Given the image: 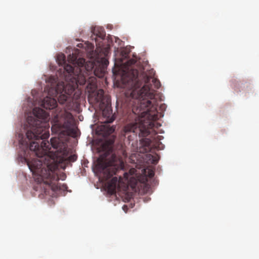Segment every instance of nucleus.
<instances>
[{"mask_svg":"<svg viewBox=\"0 0 259 259\" xmlns=\"http://www.w3.org/2000/svg\"><path fill=\"white\" fill-rule=\"evenodd\" d=\"M66 83L59 82L56 86L51 87L48 95L44 99L41 106L46 109H53L58 102L64 105V109L57 108L53 119L52 131L58 137L51 139L50 143L46 141L50 136L49 114L39 108H34L32 115L28 116L26 125L27 139L30 141L29 150L36 158L31 160L26 158L27 165L37 181H58L59 178L55 170L68 156L66 138L73 133L71 128L72 115L67 110L74 106L72 97L75 89L78 85H84L87 79L82 69L73 67V70L65 74Z\"/></svg>","mask_w":259,"mask_h":259,"instance_id":"f257e3e1","label":"nucleus"},{"mask_svg":"<svg viewBox=\"0 0 259 259\" xmlns=\"http://www.w3.org/2000/svg\"><path fill=\"white\" fill-rule=\"evenodd\" d=\"M137 62L131 59L123 64V72L127 75L123 80L127 89L125 96L130 98L127 104L132 109L130 117L135 120L125 125L123 135L129 141L139 137H146L154 132V121L158 118L157 104L154 99L155 89L160 87L159 80L154 77L153 70L149 74L145 72L139 74V71L133 66Z\"/></svg>","mask_w":259,"mask_h":259,"instance_id":"f03ea898","label":"nucleus"},{"mask_svg":"<svg viewBox=\"0 0 259 259\" xmlns=\"http://www.w3.org/2000/svg\"><path fill=\"white\" fill-rule=\"evenodd\" d=\"M96 79L95 77L89 78L85 92L88 93L89 102L94 105L99 107L102 111V115L106 119L103 121V124L100 125L99 130L105 135H109L115 131V127L110 126L108 124L112 122L115 118L112 115L111 108V100L108 96L104 95L103 90H97Z\"/></svg>","mask_w":259,"mask_h":259,"instance_id":"7ed1b4c3","label":"nucleus"},{"mask_svg":"<svg viewBox=\"0 0 259 259\" xmlns=\"http://www.w3.org/2000/svg\"><path fill=\"white\" fill-rule=\"evenodd\" d=\"M112 157V159L110 161L104 158L97 159L96 169L102 181L105 182L114 175H116L118 171L124 169V165L122 160L117 159L114 155Z\"/></svg>","mask_w":259,"mask_h":259,"instance_id":"20e7f679","label":"nucleus"},{"mask_svg":"<svg viewBox=\"0 0 259 259\" xmlns=\"http://www.w3.org/2000/svg\"><path fill=\"white\" fill-rule=\"evenodd\" d=\"M68 61L75 68L85 69L87 71H92L94 67V63L92 61L85 62L84 58H79L76 53H72L68 56Z\"/></svg>","mask_w":259,"mask_h":259,"instance_id":"39448f33","label":"nucleus"},{"mask_svg":"<svg viewBox=\"0 0 259 259\" xmlns=\"http://www.w3.org/2000/svg\"><path fill=\"white\" fill-rule=\"evenodd\" d=\"M122 178L120 176L119 178L114 177L110 181L105 183V185L108 193L111 195L115 193L116 188L120 187V185L122 183Z\"/></svg>","mask_w":259,"mask_h":259,"instance_id":"423d86ee","label":"nucleus"},{"mask_svg":"<svg viewBox=\"0 0 259 259\" xmlns=\"http://www.w3.org/2000/svg\"><path fill=\"white\" fill-rule=\"evenodd\" d=\"M92 35L91 37H92L93 39H95L96 45L100 46V41L99 39L101 40L104 39L106 33L104 30V29L103 27L96 26L92 30Z\"/></svg>","mask_w":259,"mask_h":259,"instance_id":"0eeeda50","label":"nucleus"},{"mask_svg":"<svg viewBox=\"0 0 259 259\" xmlns=\"http://www.w3.org/2000/svg\"><path fill=\"white\" fill-rule=\"evenodd\" d=\"M152 140L150 138H143L140 140L139 152L140 153H147L152 149Z\"/></svg>","mask_w":259,"mask_h":259,"instance_id":"6e6552de","label":"nucleus"},{"mask_svg":"<svg viewBox=\"0 0 259 259\" xmlns=\"http://www.w3.org/2000/svg\"><path fill=\"white\" fill-rule=\"evenodd\" d=\"M57 61L59 65L63 66L64 67V69L67 74L71 72L73 70L74 66L66 63V58L63 54L61 53L58 55Z\"/></svg>","mask_w":259,"mask_h":259,"instance_id":"1a4fd4ad","label":"nucleus"},{"mask_svg":"<svg viewBox=\"0 0 259 259\" xmlns=\"http://www.w3.org/2000/svg\"><path fill=\"white\" fill-rule=\"evenodd\" d=\"M149 157H151V163L153 164H156L158 161V159L157 158L156 156H154L153 155H151L150 154L149 155Z\"/></svg>","mask_w":259,"mask_h":259,"instance_id":"9d476101","label":"nucleus"},{"mask_svg":"<svg viewBox=\"0 0 259 259\" xmlns=\"http://www.w3.org/2000/svg\"><path fill=\"white\" fill-rule=\"evenodd\" d=\"M77 159V156L76 155H72L69 156L68 159L71 162L75 161Z\"/></svg>","mask_w":259,"mask_h":259,"instance_id":"9b49d317","label":"nucleus"},{"mask_svg":"<svg viewBox=\"0 0 259 259\" xmlns=\"http://www.w3.org/2000/svg\"><path fill=\"white\" fill-rule=\"evenodd\" d=\"M154 176V172L153 170H150L148 173V176L149 178H151L153 177Z\"/></svg>","mask_w":259,"mask_h":259,"instance_id":"f8f14e48","label":"nucleus"},{"mask_svg":"<svg viewBox=\"0 0 259 259\" xmlns=\"http://www.w3.org/2000/svg\"><path fill=\"white\" fill-rule=\"evenodd\" d=\"M123 177H124V179L126 181H127V180L128 179V174L127 172H124L123 173Z\"/></svg>","mask_w":259,"mask_h":259,"instance_id":"ddd939ff","label":"nucleus"},{"mask_svg":"<svg viewBox=\"0 0 259 259\" xmlns=\"http://www.w3.org/2000/svg\"><path fill=\"white\" fill-rule=\"evenodd\" d=\"M134 171L133 169H130V172L132 174V171Z\"/></svg>","mask_w":259,"mask_h":259,"instance_id":"4468645a","label":"nucleus"}]
</instances>
